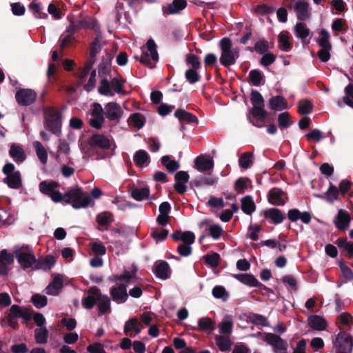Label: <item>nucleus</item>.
Listing matches in <instances>:
<instances>
[{"label":"nucleus","instance_id":"79ce46f5","mask_svg":"<svg viewBox=\"0 0 353 353\" xmlns=\"http://www.w3.org/2000/svg\"><path fill=\"white\" fill-rule=\"evenodd\" d=\"M174 115L181 121H185L187 123L197 122V119L194 115L183 110L179 109L176 110Z\"/></svg>","mask_w":353,"mask_h":353},{"label":"nucleus","instance_id":"69168bd1","mask_svg":"<svg viewBox=\"0 0 353 353\" xmlns=\"http://www.w3.org/2000/svg\"><path fill=\"white\" fill-rule=\"evenodd\" d=\"M326 199L327 201L332 203L339 199V191L336 186L330 185L326 192Z\"/></svg>","mask_w":353,"mask_h":353},{"label":"nucleus","instance_id":"c9c22d12","mask_svg":"<svg viewBox=\"0 0 353 353\" xmlns=\"http://www.w3.org/2000/svg\"><path fill=\"white\" fill-rule=\"evenodd\" d=\"M233 322L231 316H226L219 323V328L220 333L225 336H229L232 332Z\"/></svg>","mask_w":353,"mask_h":353},{"label":"nucleus","instance_id":"774afa93","mask_svg":"<svg viewBox=\"0 0 353 353\" xmlns=\"http://www.w3.org/2000/svg\"><path fill=\"white\" fill-rule=\"evenodd\" d=\"M186 62L194 70H198L201 68V63L199 58L193 54H188L186 55Z\"/></svg>","mask_w":353,"mask_h":353},{"label":"nucleus","instance_id":"c03bdc74","mask_svg":"<svg viewBox=\"0 0 353 353\" xmlns=\"http://www.w3.org/2000/svg\"><path fill=\"white\" fill-rule=\"evenodd\" d=\"M215 341L221 351H228L231 347V341L228 336H216Z\"/></svg>","mask_w":353,"mask_h":353},{"label":"nucleus","instance_id":"cd10ccee","mask_svg":"<svg viewBox=\"0 0 353 353\" xmlns=\"http://www.w3.org/2000/svg\"><path fill=\"white\" fill-rule=\"evenodd\" d=\"M12 318H22L25 321H29L32 316L24 308H21L19 305H13L10 309V314L8 315Z\"/></svg>","mask_w":353,"mask_h":353},{"label":"nucleus","instance_id":"5fc2aeb1","mask_svg":"<svg viewBox=\"0 0 353 353\" xmlns=\"http://www.w3.org/2000/svg\"><path fill=\"white\" fill-rule=\"evenodd\" d=\"M212 295L216 299H221L226 300L228 297V294L225 288L222 285H216L212 291Z\"/></svg>","mask_w":353,"mask_h":353},{"label":"nucleus","instance_id":"b1692460","mask_svg":"<svg viewBox=\"0 0 353 353\" xmlns=\"http://www.w3.org/2000/svg\"><path fill=\"white\" fill-rule=\"evenodd\" d=\"M63 288V279L58 275L54 277L52 281L46 287V292L49 295L56 296L59 294Z\"/></svg>","mask_w":353,"mask_h":353},{"label":"nucleus","instance_id":"9d476101","mask_svg":"<svg viewBox=\"0 0 353 353\" xmlns=\"http://www.w3.org/2000/svg\"><path fill=\"white\" fill-rule=\"evenodd\" d=\"M46 125L52 133L59 135L61 134V115L53 108L46 110Z\"/></svg>","mask_w":353,"mask_h":353},{"label":"nucleus","instance_id":"c756f323","mask_svg":"<svg viewBox=\"0 0 353 353\" xmlns=\"http://www.w3.org/2000/svg\"><path fill=\"white\" fill-rule=\"evenodd\" d=\"M156 276L162 279H167L170 274V269L168 263L165 261H158L155 263Z\"/></svg>","mask_w":353,"mask_h":353},{"label":"nucleus","instance_id":"a878e982","mask_svg":"<svg viewBox=\"0 0 353 353\" xmlns=\"http://www.w3.org/2000/svg\"><path fill=\"white\" fill-rule=\"evenodd\" d=\"M233 277L250 287H258L261 285L253 275L250 274H233Z\"/></svg>","mask_w":353,"mask_h":353},{"label":"nucleus","instance_id":"49530a36","mask_svg":"<svg viewBox=\"0 0 353 353\" xmlns=\"http://www.w3.org/2000/svg\"><path fill=\"white\" fill-rule=\"evenodd\" d=\"M128 122L132 126L140 129L144 125L145 120L142 114L134 113L129 118Z\"/></svg>","mask_w":353,"mask_h":353},{"label":"nucleus","instance_id":"e433bc0d","mask_svg":"<svg viewBox=\"0 0 353 353\" xmlns=\"http://www.w3.org/2000/svg\"><path fill=\"white\" fill-rule=\"evenodd\" d=\"M279 48L281 50L288 52L292 48V43L289 40L288 33L286 32H281L278 36Z\"/></svg>","mask_w":353,"mask_h":353},{"label":"nucleus","instance_id":"a18cd8bd","mask_svg":"<svg viewBox=\"0 0 353 353\" xmlns=\"http://www.w3.org/2000/svg\"><path fill=\"white\" fill-rule=\"evenodd\" d=\"M253 163V154L251 152H245L243 154L239 159V166L243 169H248Z\"/></svg>","mask_w":353,"mask_h":353},{"label":"nucleus","instance_id":"72a5a7b5","mask_svg":"<svg viewBox=\"0 0 353 353\" xmlns=\"http://www.w3.org/2000/svg\"><path fill=\"white\" fill-rule=\"evenodd\" d=\"M203 225L208 226L209 234L215 240L221 238L223 230L222 227L218 224L210 223L209 221L203 222Z\"/></svg>","mask_w":353,"mask_h":353},{"label":"nucleus","instance_id":"423d86ee","mask_svg":"<svg viewBox=\"0 0 353 353\" xmlns=\"http://www.w3.org/2000/svg\"><path fill=\"white\" fill-rule=\"evenodd\" d=\"M3 173L6 176L3 181L10 188L19 189L22 187L21 175L19 170H15L14 165L11 163H6L3 167Z\"/></svg>","mask_w":353,"mask_h":353},{"label":"nucleus","instance_id":"3c124183","mask_svg":"<svg viewBox=\"0 0 353 353\" xmlns=\"http://www.w3.org/2000/svg\"><path fill=\"white\" fill-rule=\"evenodd\" d=\"M161 163L171 172H174L179 168V163L176 161L171 160L169 156L163 157Z\"/></svg>","mask_w":353,"mask_h":353},{"label":"nucleus","instance_id":"6e6d98bb","mask_svg":"<svg viewBox=\"0 0 353 353\" xmlns=\"http://www.w3.org/2000/svg\"><path fill=\"white\" fill-rule=\"evenodd\" d=\"M74 39V36L72 35L70 33L63 32L59 38L60 47L61 48L70 47Z\"/></svg>","mask_w":353,"mask_h":353},{"label":"nucleus","instance_id":"8fccbe9b","mask_svg":"<svg viewBox=\"0 0 353 353\" xmlns=\"http://www.w3.org/2000/svg\"><path fill=\"white\" fill-rule=\"evenodd\" d=\"M30 10L37 19H45L48 17V14L43 11V8L37 3L32 2L30 5Z\"/></svg>","mask_w":353,"mask_h":353},{"label":"nucleus","instance_id":"338daca9","mask_svg":"<svg viewBox=\"0 0 353 353\" xmlns=\"http://www.w3.org/2000/svg\"><path fill=\"white\" fill-rule=\"evenodd\" d=\"M196 70H197L194 69H188L185 73V79L191 84L195 83L199 81V75Z\"/></svg>","mask_w":353,"mask_h":353},{"label":"nucleus","instance_id":"f03ea898","mask_svg":"<svg viewBox=\"0 0 353 353\" xmlns=\"http://www.w3.org/2000/svg\"><path fill=\"white\" fill-rule=\"evenodd\" d=\"M135 276V272L125 271L121 275H114L110 279L115 283H119L117 287L113 288L110 290V294L113 301L121 303L127 301L128 294L127 293V286L131 279Z\"/></svg>","mask_w":353,"mask_h":353},{"label":"nucleus","instance_id":"58836bf2","mask_svg":"<svg viewBox=\"0 0 353 353\" xmlns=\"http://www.w3.org/2000/svg\"><path fill=\"white\" fill-rule=\"evenodd\" d=\"M265 216L270 218L274 224L281 223L284 219L282 212L276 208H271L265 212Z\"/></svg>","mask_w":353,"mask_h":353},{"label":"nucleus","instance_id":"aec40b11","mask_svg":"<svg viewBox=\"0 0 353 353\" xmlns=\"http://www.w3.org/2000/svg\"><path fill=\"white\" fill-rule=\"evenodd\" d=\"M287 199L286 194L279 188H272L268 193V201L272 205H283Z\"/></svg>","mask_w":353,"mask_h":353},{"label":"nucleus","instance_id":"052dcab7","mask_svg":"<svg viewBox=\"0 0 353 353\" xmlns=\"http://www.w3.org/2000/svg\"><path fill=\"white\" fill-rule=\"evenodd\" d=\"M91 250L94 256H101L106 253L105 247L101 243L96 241L91 243Z\"/></svg>","mask_w":353,"mask_h":353},{"label":"nucleus","instance_id":"13d9d810","mask_svg":"<svg viewBox=\"0 0 353 353\" xmlns=\"http://www.w3.org/2000/svg\"><path fill=\"white\" fill-rule=\"evenodd\" d=\"M54 265V259L52 256H48L41 260L38 264L37 268L48 270L51 269Z\"/></svg>","mask_w":353,"mask_h":353},{"label":"nucleus","instance_id":"bf43d9fd","mask_svg":"<svg viewBox=\"0 0 353 353\" xmlns=\"http://www.w3.org/2000/svg\"><path fill=\"white\" fill-rule=\"evenodd\" d=\"M168 235V231L165 229L155 228L153 229L151 233V236L157 241H163L166 239Z\"/></svg>","mask_w":353,"mask_h":353},{"label":"nucleus","instance_id":"603ef678","mask_svg":"<svg viewBox=\"0 0 353 353\" xmlns=\"http://www.w3.org/2000/svg\"><path fill=\"white\" fill-rule=\"evenodd\" d=\"M36 341L38 343H46L48 339V330L46 327H41L34 330Z\"/></svg>","mask_w":353,"mask_h":353},{"label":"nucleus","instance_id":"c85d7f7f","mask_svg":"<svg viewBox=\"0 0 353 353\" xmlns=\"http://www.w3.org/2000/svg\"><path fill=\"white\" fill-rule=\"evenodd\" d=\"M307 321L310 327L318 331L325 330L327 326L325 319L318 315L310 316Z\"/></svg>","mask_w":353,"mask_h":353},{"label":"nucleus","instance_id":"7ed1b4c3","mask_svg":"<svg viewBox=\"0 0 353 353\" xmlns=\"http://www.w3.org/2000/svg\"><path fill=\"white\" fill-rule=\"evenodd\" d=\"M98 305L99 315H103L110 307V300L107 295L101 294L96 287L89 289L88 296L82 300V305L86 309H91Z\"/></svg>","mask_w":353,"mask_h":353},{"label":"nucleus","instance_id":"0e129e2a","mask_svg":"<svg viewBox=\"0 0 353 353\" xmlns=\"http://www.w3.org/2000/svg\"><path fill=\"white\" fill-rule=\"evenodd\" d=\"M312 111V103L308 100H303L299 103V112L302 114H310Z\"/></svg>","mask_w":353,"mask_h":353},{"label":"nucleus","instance_id":"393cba45","mask_svg":"<svg viewBox=\"0 0 353 353\" xmlns=\"http://www.w3.org/2000/svg\"><path fill=\"white\" fill-rule=\"evenodd\" d=\"M185 0H174L167 7L163 8V12L165 14H174L178 13L186 7Z\"/></svg>","mask_w":353,"mask_h":353},{"label":"nucleus","instance_id":"4468645a","mask_svg":"<svg viewBox=\"0 0 353 353\" xmlns=\"http://www.w3.org/2000/svg\"><path fill=\"white\" fill-rule=\"evenodd\" d=\"M89 143L92 147H97L104 150L109 149L114 150L116 147L112 139L100 134L93 135L90 138Z\"/></svg>","mask_w":353,"mask_h":353},{"label":"nucleus","instance_id":"ddd939ff","mask_svg":"<svg viewBox=\"0 0 353 353\" xmlns=\"http://www.w3.org/2000/svg\"><path fill=\"white\" fill-rule=\"evenodd\" d=\"M290 8L292 9L299 20L305 21L310 17L311 12L309 5L303 0H294L292 1Z\"/></svg>","mask_w":353,"mask_h":353},{"label":"nucleus","instance_id":"473e14b6","mask_svg":"<svg viewBox=\"0 0 353 353\" xmlns=\"http://www.w3.org/2000/svg\"><path fill=\"white\" fill-rule=\"evenodd\" d=\"M133 160L137 166H146L150 163V157L147 152L143 150H139L134 154Z\"/></svg>","mask_w":353,"mask_h":353},{"label":"nucleus","instance_id":"37998d69","mask_svg":"<svg viewBox=\"0 0 353 353\" xmlns=\"http://www.w3.org/2000/svg\"><path fill=\"white\" fill-rule=\"evenodd\" d=\"M133 199L137 201H142L149 196L150 190L148 187L135 188L131 190Z\"/></svg>","mask_w":353,"mask_h":353},{"label":"nucleus","instance_id":"412c9836","mask_svg":"<svg viewBox=\"0 0 353 353\" xmlns=\"http://www.w3.org/2000/svg\"><path fill=\"white\" fill-rule=\"evenodd\" d=\"M142 327L137 318H132L127 321L124 325V333L130 336H134L139 334Z\"/></svg>","mask_w":353,"mask_h":353},{"label":"nucleus","instance_id":"2eb2a0df","mask_svg":"<svg viewBox=\"0 0 353 353\" xmlns=\"http://www.w3.org/2000/svg\"><path fill=\"white\" fill-rule=\"evenodd\" d=\"M265 341L273 347L274 353H287L288 344L280 336L272 333H267Z\"/></svg>","mask_w":353,"mask_h":353},{"label":"nucleus","instance_id":"e2e57ef3","mask_svg":"<svg viewBox=\"0 0 353 353\" xmlns=\"http://www.w3.org/2000/svg\"><path fill=\"white\" fill-rule=\"evenodd\" d=\"M32 302L37 308H41L46 305L47 298L44 295L35 294L32 296Z\"/></svg>","mask_w":353,"mask_h":353},{"label":"nucleus","instance_id":"dca6fc26","mask_svg":"<svg viewBox=\"0 0 353 353\" xmlns=\"http://www.w3.org/2000/svg\"><path fill=\"white\" fill-rule=\"evenodd\" d=\"M336 345L339 353H350L352 350V340L347 332H341L336 336Z\"/></svg>","mask_w":353,"mask_h":353},{"label":"nucleus","instance_id":"39448f33","mask_svg":"<svg viewBox=\"0 0 353 353\" xmlns=\"http://www.w3.org/2000/svg\"><path fill=\"white\" fill-rule=\"evenodd\" d=\"M221 54L219 59L221 63L225 67H229L236 63L239 57V50L233 48L230 39L223 38L220 41Z\"/></svg>","mask_w":353,"mask_h":353},{"label":"nucleus","instance_id":"4c0bfd02","mask_svg":"<svg viewBox=\"0 0 353 353\" xmlns=\"http://www.w3.org/2000/svg\"><path fill=\"white\" fill-rule=\"evenodd\" d=\"M13 260L12 256L6 250H3L0 254V274H4L7 271V264Z\"/></svg>","mask_w":353,"mask_h":353},{"label":"nucleus","instance_id":"4d7b16f0","mask_svg":"<svg viewBox=\"0 0 353 353\" xmlns=\"http://www.w3.org/2000/svg\"><path fill=\"white\" fill-rule=\"evenodd\" d=\"M330 34L325 30L321 31V37L318 40V43L321 48H331V44L329 41Z\"/></svg>","mask_w":353,"mask_h":353},{"label":"nucleus","instance_id":"2f4dec72","mask_svg":"<svg viewBox=\"0 0 353 353\" xmlns=\"http://www.w3.org/2000/svg\"><path fill=\"white\" fill-rule=\"evenodd\" d=\"M194 330L212 331L214 329V322L210 318L202 317L198 320V326L192 327Z\"/></svg>","mask_w":353,"mask_h":353},{"label":"nucleus","instance_id":"f3484780","mask_svg":"<svg viewBox=\"0 0 353 353\" xmlns=\"http://www.w3.org/2000/svg\"><path fill=\"white\" fill-rule=\"evenodd\" d=\"M15 97L19 105L28 106L35 101L37 94L31 89H21L17 91Z\"/></svg>","mask_w":353,"mask_h":353},{"label":"nucleus","instance_id":"f704fd0d","mask_svg":"<svg viewBox=\"0 0 353 353\" xmlns=\"http://www.w3.org/2000/svg\"><path fill=\"white\" fill-rule=\"evenodd\" d=\"M172 236L176 241L181 240L184 244L191 245L194 242L195 236L192 232L173 233Z\"/></svg>","mask_w":353,"mask_h":353},{"label":"nucleus","instance_id":"9b49d317","mask_svg":"<svg viewBox=\"0 0 353 353\" xmlns=\"http://www.w3.org/2000/svg\"><path fill=\"white\" fill-rule=\"evenodd\" d=\"M251 103L252 104V114L254 117L264 121L266 117V112L264 110V100L261 93L253 90L251 93Z\"/></svg>","mask_w":353,"mask_h":353},{"label":"nucleus","instance_id":"0eeeda50","mask_svg":"<svg viewBox=\"0 0 353 353\" xmlns=\"http://www.w3.org/2000/svg\"><path fill=\"white\" fill-rule=\"evenodd\" d=\"M159 61V54L157 46L152 39H150L146 43V47L142 48V54L140 61L145 65L152 68Z\"/></svg>","mask_w":353,"mask_h":353},{"label":"nucleus","instance_id":"20e7f679","mask_svg":"<svg viewBox=\"0 0 353 353\" xmlns=\"http://www.w3.org/2000/svg\"><path fill=\"white\" fill-rule=\"evenodd\" d=\"M63 200L75 209L86 208L91 201L89 194L78 187L69 190L63 195Z\"/></svg>","mask_w":353,"mask_h":353},{"label":"nucleus","instance_id":"864d4df0","mask_svg":"<svg viewBox=\"0 0 353 353\" xmlns=\"http://www.w3.org/2000/svg\"><path fill=\"white\" fill-rule=\"evenodd\" d=\"M249 320L255 325H262L265 327L269 325V322L268 319L261 314H252L249 316Z\"/></svg>","mask_w":353,"mask_h":353},{"label":"nucleus","instance_id":"09e8293b","mask_svg":"<svg viewBox=\"0 0 353 353\" xmlns=\"http://www.w3.org/2000/svg\"><path fill=\"white\" fill-rule=\"evenodd\" d=\"M339 248L347 251L349 257L353 258V243L347 240V239H339L336 243Z\"/></svg>","mask_w":353,"mask_h":353},{"label":"nucleus","instance_id":"680f3d73","mask_svg":"<svg viewBox=\"0 0 353 353\" xmlns=\"http://www.w3.org/2000/svg\"><path fill=\"white\" fill-rule=\"evenodd\" d=\"M345 97L343 101L348 106L353 108V84H349L345 88Z\"/></svg>","mask_w":353,"mask_h":353},{"label":"nucleus","instance_id":"5701e85b","mask_svg":"<svg viewBox=\"0 0 353 353\" xmlns=\"http://www.w3.org/2000/svg\"><path fill=\"white\" fill-rule=\"evenodd\" d=\"M213 167L214 161L211 158L199 156L194 159V168L199 172L208 171L212 169Z\"/></svg>","mask_w":353,"mask_h":353},{"label":"nucleus","instance_id":"1a4fd4ad","mask_svg":"<svg viewBox=\"0 0 353 353\" xmlns=\"http://www.w3.org/2000/svg\"><path fill=\"white\" fill-rule=\"evenodd\" d=\"M59 183L52 181H43L39 183V190L50 197L52 201L59 203L63 201V195L59 190Z\"/></svg>","mask_w":353,"mask_h":353},{"label":"nucleus","instance_id":"f257e3e1","mask_svg":"<svg viewBox=\"0 0 353 353\" xmlns=\"http://www.w3.org/2000/svg\"><path fill=\"white\" fill-rule=\"evenodd\" d=\"M100 83L98 92L104 96L114 97V93L121 95L125 94L123 90V79L115 71L111 70L108 67H102L99 70Z\"/></svg>","mask_w":353,"mask_h":353},{"label":"nucleus","instance_id":"6ab92c4d","mask_svg":"<svg viewBox=\"0 0 353 353\" xmlns=\"http://www.w3.org/2000/svg\"><path fill=\"white\" fill-rule=\"evenodd\" d=\"M350 214L347 211L339 210L333 221L338 230H345L350 225Z\"/></svg>","mask_w":353,"mask_h":353},{"label":"nucleus","instance_id":"ea45409f","mask_svg":"<svg viewBox=\"0 0 353 353\" xmlns=\"http://www.w3.org/2000/svg\"><path fill=\"white\" fill-rule=\"evenodd\" d=\"M241 209L247 214H251L254 212L255 203L250 196H246L241 199Z\"/></svg>","mask_w":353,"mask_h":353},{"label":"nucleus","instance_id":"a19ab883","mask_svg":"<svg viewBox=\"0 0 353 353\" xmlns=\"http://www.w3.org/2000/svg\"><path fill=\"white\" fill-rule=\"evenodd\" d=\"M33 147L41 163L46 164L48 161V153L44 146L39 141H34Z\"/></svg>","mask_w":353,"mask_h":353},{"label":"nucleus","instance_id":"f8f14e48","mask_svg":"<svg viewBox=\"0 0 353 353\" xmlns=\"http://www.w3.org/2000/svg\"><path fill=\"white\" fill-rule=\"evenodd\" d=\"M90 125L96 128H101L105 121L103 110L101 104L93 103L90 112L88 116Z\"/></svg>","mask_w":353,"mask_h":353},{"label":"nucleus","instance_id":"a211bd4d","mask_svg":"<svg viewBox=\"0 0 353 353\" xmlns=\"http://www.w3.org/2000/svg\"><path fill=\"white\" fill-rule=\"evenodd\" d=\"M103 114L110 121H119L123 115L121 106L115 102H109L104 106Z\"/></svg>","mask_w":353,"mask_h":353},{"label":"nucleus","instance_id":"6e6552de","mask_svg":"<svg viewBox=\"0 0 353 353\" xmlns=\"http://www.w3.org/2000/svg\"><path fill=\"white\" fill-rule=\"evenodd\" d=\"M14 252L18 262L23 268H30L36 262L34 252L28 245L15 247Z\"/></svg>","mask_w":353,"mask_h":353},{"label":"nucleus","instance_id":"7c9ffc66","mask_svg":"<svg viewBox=\"0 0 353 353\" xmlns=\"http://www.w3.org/2000/svg\"><path fill=\"white\" fill-rule=\"evenodd\" d=\"M270 108L275 111H281L287 108V102L281 96L272 97L269 100Z\"/></svg>","mask_w":353,"mask_h":353},{"label":"nucleus","instance_id":"4be33fe9","mask_svg":"<svg viewBox=\"0 0 353 353\" xmlns=\"http://www.w3.org/2000/svg\"><path fill=\"white\" fill-rule=\"evenodd\" d=\"M70 152L69 144L65 140H59L55 159L59 162L69 160Z\"/></svg>","mask_w":353,"mask_h":353},{"label":"nucleus","instance_id":"de8ad7c7","mask_svg":"<svg viewBox=\"0 0 353 353\" xmlns=\"http://www.w3.org/2000/svg\"><path fill=\"white\" fill-rule=\"evenodd\" d=\"M296 36L301 39H304L310 34V30L306 25L303 23H297L294 27Z\"/></svg>","mask_w":353,"mask_h":353},{"label":"nucleus","instance_id":"bb28decb","mask_svg":"<svg viewBox=\"0 0 353 353\" xmlns=\"http://www.w3.org/2000/svg\"><path fill=\"white\" fill-rule=\"evenodd\" d=\"M9 154L12 159L17 163H21L26 158L23 149L17 144H12L11 145Z\"/></svg>","mask_w":353,"mask_h":353}]
</instances>
